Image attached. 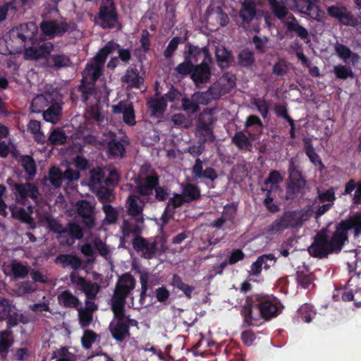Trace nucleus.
I'll use <instances>...</instances> for the list:
<instances>
[{
	"label": "nucleus",
	"instance_id": "nucleus-1",
	"mask_svg": "<svg viewBox=\"0 0 361 361\" xmlns=\"http://www.w3.org/2000/svg\"><path fill=\"white\" fill-rule=\"evenodd\" d=\"M345 244L337 226L331 235H328L326 229H322L316 233L311 245L308 247L310 255L316 258H326L330 254H338Z\"/></svg>",
	"mask_w": 361,
	"mask_h": 361
},
{
	"label": "nucleus",
	"instance_id": "nucleus-2",
	"mask_svg": "<svg viewBox=\"0 0 361 361\" xmlns=\"http://www.w3.org/2000/svg\"><path fill=\"white\" fill-rule=\"evenodd\" d=\"M311 206L300 210H288L266 228V233L275 235L289 228H300L312 216Z\"/></svg>",
	"mask_w": 361,
	"mask_h": 361
},
{
	"label": "nucleus",
	"instance_id": "nucleus-3",
	"mask_svg": "<svg viewBox=\"0 0 361 361\" xmlns=\"http://www.w3.org/2000/svg\"><path fill=\"white\" fill-rule=\"evenodd\" d=\"M94 23L104 30L121 29L119 16L114 0H102Z\"/></svg>",
	"mask_w": 361,
	"mask_h": 361
},
{
	"label": "nucleus",
	"instance_id": "nucleus-4",
	"mask_svg": "<svg viewBox=\"0 0 361 361\" xmlns=\"http://www.w3.org/2000/svg\"><path fill=\"white\" fill-rule=\"evenodd\" d=\"M215 113L216 109L207 108L198 116L196 131L203 143L213 142L215 140L214 128L217 120L214 116Z\"/></svg>",
	"mask_w": 361,
	"mask_h": 361
},
{
	"label": "nucleus",
	"instance_id": "nucleus-5",
	"mask_svg": "<svg viewBox=\"0 0 361 361\" xmlns=\"http://www.w3.org/2000/svg\"><path fill=\"white\" fill-rule=\"evenodd\" d=\"M295 158H291L288 166V181L286 186V199L294 200L302 192L306 185V180L295 164Z\"/></svg>",
	"mask_w": 361,
	"mask_h": 361
},
{
	"label": "nucleus",
	"instance_id": "nucleus-6",
	"mask_svg": "<svg viewBox=\"0 0 361 361\" xmlns=\"http://www.w3.org/2000/svg\"><path fill=\"white\" fill-rule=\"evenodd\" d=\"M114 314V319L110 322L109 330L112 338L118 343L124 341L130 336L128 325L123 320V309L111 307Z\"/></svg>",
	"mask_w": 361,
	"mask_h": 361
},
{
	"label": "nucleus",
	"instance_id": "nucleus-7",
	"mask_svg": "<svg viewBox=\"0 0 361 361\" xmlns=\"http://www.w3.org/2000/svg\"><path fill=\"white\" fill-rule=\"evenodd\" d=\"M39 27L44 35L54 38L62 37L66 32L75 30L77 25L75 22H66V20L60 23L54 20H44L40 23Z\"/></svg>",
	"mask_w": 361,
	"mask_h": 361
},
{
	"label": "nucleus",
	"instance_id": "nucleus-8",
	"mask_svg": "<svg viewBox=\"0 0 361 361\" xmlns=\"http://www.w3.org/2000/svg\"><path fill=\"white\" fill-rule=\"evenodd\" d=\"M37 26L32 23L20 24L10 31V38L25 47L27 42H33L36 39Z\"/></svg>",
	"mask_w": 361,
	"mask_h": 361
},
{
	"label": "nucleus",
	"instance_id": "nucleus-9",
	"mask_svg": "<svg viewBox=\"0 0 361 361\" xmlns=\"http://www.w3.org/2000/svg\"><path fill=\"white\" fill-rule=\"evenodd\" d=\"M70 281L76 289L85 293L87 299L94 300L101 289L99 283L86 280L75 271L71 273Z\"/></svg>",
	"mask_w": 361,
	"mask_h": 361
},
{
	"label": "nucleus",
	"instance_id": "nucleus-10",
	"mask_svg": "<svg viewBox=\"0 0 361 361\" xmlns=\"http://www.w3.org/2000/svg\"><path fill=\"white\" fill-rule=\"evenodd\" d=\"M144 217L137 216L131 219H123L121 226L122 236L120 238V243L123 245L126 242V238L133 235V237L142 235L143 231Z\"/></svg>",
	"mask_w": 361,
	"mask_h": 361
},
{
	"label": "nucleus",
	"instance_id": "nucleus-11",
	"mask_svg": "<svg viewBox=\"0 0 361 361\" xmlns=\"http://www.w3.org/2000/svg\"><path fill=\"white\" fill-rule=\"evenodd\" d=\"M262 319L269 320L276 317L280 312V301L275 297H262L258 302Z\"/></svg>",
	"mask_w": 361,
	"mask_h": 361
},
{
	"label": "nucleus",
	"instance_id": "nucleus-12",
	"mask_svg": "<svg viewBox=\"0 0 361 361\" xmlns=\"http://www.w3.org/2000/svg\"><path fill=\"white\" fill-rule=\"evenodd\" d=\"M14 194L19 203L25 205L27 198L32 199L35 202L38 200L39 195L38 187L32 183H20L15 185Z\"/></svg>",
	"mask_w": 361,
	"mask_h": 361
},
{
	"label": "nucleus",
	"instance_id": "nucleus-13",
	"mask_svg": "<svg viewBox=\"0 0 361 361\" xmlns=\"http://www.w3.org/2000/svg\"><path fill=\"white\" fill-rule=\"evenodd\" d=\"M336 226L345 242H348L350 230H354L355 236L361 234V212H357L351 215L348 219L342 220Z\"/></svg>",
	"mask_w": 361,
	"mask_h": 361
},
{
	"label": "nucleus",
	"instance_id": "nucleus-14",
	"mask_svg": "<svg viewBox=\"0 0 361 361\" xmlns=\"http://www.w3.org/2000/svg\"><path fill=\"white\" fill-rule=\"evenodd\" d=\"M132 245L136 252H142L144 258L151 259L156 255L158 244L155 240L149 243L147 239L139 235L133 238Z\"/></svg>",
	"mask_w": 361,
	"mask_h": 361
},
{
	"label": "nucleus",
	"instance_id": "nucleus-15",
	"mask_svg": "<svg viewBox=\"0 0 361 361\" xmlns=\"http://www.w3.org/2000/svg\"><path fill=\"white\" fill-rule=\"evenodd\" d=\"M94 204L86 200H81L76 203V210L79 216L82 218V222L88 228L95 226Z\"/></svg>",
	"mask_w": 361,
	"mask_h": 361
},
{
	"label": "nucleus",
	"instance_id": "nucleus-16",
	"mask_svg": "<svg viewBox=\"0 0 361 361\" xmlns=\"http://www.w3.org/2000/svg\"><path fill=\"white\" fill-rule=\"evenodd\" d=\"M137 186L135 192L141 196H149L159 183V178L156 173L147 176L145 178H137L135 179Z\"/></svg>",
	"mask_w": 361,
	"mask_h": 361
},
{
	"label": "nucleus",
	"instance_id": "nucleus-17",
	"mask_svg": "<svg viewBox=\"0 0 361 361\" xmlns=\"http://www.w3.org/2000/svg\"><path fill=\"white\" fill-rule=\"evenodd\" d=\"M240 314L243 317V323L247 326H258V322L262 319L258 302L253 305L249 301L243 305Z\"/></svg>",
	"mask_w": 361,
	"mask_h": 361
},
{
	"label": "nucleus",
	"instance_id": "nucleus-18",
	"mask_svg": "<svg viewBox=\"0 0 361 361\" xmlns=\"http://www.w3.org/2000/svg\"><path fill=\"white\" fill-rule=\"evenodd\" d=\"M112 112L115 114H123V122L129 126L136 124L134 106L132 102L121 100L112 106Z\"/></svg>",
	"mask_w": 361,
	"mask_h": 361
},
{
	"label": "nucleus",
	"instance_id": "nucleus-19",
	"mask_svg": "<svg viewBox=\"0 0 361 361\" xmlns=\"http://www.w3.org/2000/svg\"><path fill=\"white\" fill-rule=\"evenodd\" d=\"M211 76V68L207 61L202 60L200 64L193 65L190 78L197 86L209 82Z\"/></svg>",
	"mask_w": 361,
	"mask_h": 361
},
{
	"label": "nucleus",
	"instance_id": "nucleus-20",
	"mask_svg": "<svg viewBox=\"0 0 361 361\" xmlns=\"http://www.w3.org/2000/svg\"><path fill=\"white\" fill-rule=\"evenodd\" d=\"M201 55L204 56V59L208 61H211L210 53L207 47L200 48L198 46H195L190 42H188L185 45V49L183 51L184 59H188L192 63H196Z\"/></svg>",
	"mask_w": 361,
	"mask_h": 361
},
{
	"label": "nucleus",
	"instance_id": "nucleus-21",
	"mask_svg": "<svg viewBox=\"0 0 361 361\" xmlns=\"http://www.w3.org/2000/svg\"><path fill=\"white\" fill-rule=\"evenodd\" d=\"M54 46L51 42H44L37 47H30L25 49V58L30 60H39L45 59L49 56L54 50Z\"/></svg>",
	"mask_w": 361,
	"mask_h": 361
},
{
	"label": "nucleus",
	"instance_id": "nucleus-22",
	"mask_svg": "<svg viewBox=\"0 0 361 361\" xmlns=\"http://www.w3.org/2000/svg\"><path fill=\"white\" fill-rule=\"evenodd\" d=\"M299 6V13H303L310 18L320 21L324 13L316 5L317 0H297Z\"/></svg>",
	"mask_w": 361,
	"mask_h": 361
},
{
	"label": "nucleus",
	"instance_id": "nucleus-23",
	"mask_svg": "<svg viewBox=\"0 0 361 361\" xmlns=\"http://www.w3.org/2000/svg\"><path fill=\"white\" fill-rule=\"evenodd\" d=\"M55 98L54 102H50L47 109L43 111V118L53 124L59 121L62 116V106L60 103L61 95L59 93V96H55Z\"/></svg>",
	"mask_w": 361,
	"mask_h": 361
},
{
	"label": "nucleus",
	"instance_id": "nucleus-24",
	"mask_svg": "<svg viewBox=\"0 0 361 361\" xmlns=\"http://www.w3.org/2000/svg\"><path fill=\"white\" fill-rule=\"evenodd\" d=\"M121 82L127 85V89H140L144 83V78L140 75L135 66H130L121 78Z\"/></svg>",
	"mask_w": 361,
	"mask_h": 361
},
{
	"label": "nucleus",
	"instance_id": "nucleus-25",
	"mask_svg": "<svg viewBox=\"0 0 361 361\" xmlns=\"http://www.w3.org/2000/svg\"><path fill=\"white\" fill-rule=\"evenodd\" d=\"M134 288V286L130 287V286L116 284L111 299V307L123 309L126 302V298Z\"/></svg>",
	"mask_w": 361,
	"mask_h": 361
},
{
	"label": "nucleus",
	"instance_id": "nucleus-26",
	"mask_svg": "<svg viewBox=\"0 0 361 361\" xmlns=\"http://www.w3.org/2000/svg\"><path fill=\"white\" fill-rule=\"evenodd\" d=\"M256 13L257 8L255 3L250 0L244 1L241 4L238 15L242 20L240 25L243 28H247L252 20L256 16Z\"/></svg>",
	"mask_w": 361,
	"mask_h": 361
},
{
	"label": "nucleus",
	"instance_id": "nucleus-27",
	"mask_svg": "<svg viewBox=\"0 0 361 361\" xmlns=\"http://www.w3.org/2000/svg\"><path fill=\"white\" fill-rule=\"evenodd\" d=\"M283 25L286 28L287 32L293 33L295 36L302 40L309 39L308 30L302 26L293 14H290L288 20L283 21Z\"/></svg>",
	"mask_w": 361,
	"mask_h": 361
},
{
	"label": "nucleus",
	"instance_id": "nucleus-28",
	"mask_svg": "<svg viewBox=\"0 0 361 361\" xmlns=\"http://www.w3.org/2000/svg\"><path fill=\"white\" fill-rule=\"evenodd\" d=\"M192 174L196 180L204 178L214 181L218 177L217 173L214 168L207 167L203 170L202 161L200 158H197L195 160V164L192 168Z\"/></svg>",
	"mask_w": 361,
	"mask_h": 361
},
{
	"label": "nucleus",
	"instance_id": "nucleus-29",
	"mask_svg": "<svg viewBox=\"0 0 361 361\" xmlns=\"http://www.w3.org/2000/svg\"><path fill=\"white\" fill-rule=\"evenodd\" d=\"M55 96H59L58 92H52L51 93H45L44 94L37 95L30 104L32 112L39 113L43 111L44 109L50 104V102L54 101Z\"/></svg>",
	"mask_w": 361,
	"mask_h": 361
},
{
	"label": "nucleus",
	"instance_id": "nucleus-30",
	"mask_svg": "<svg viewBox=\"0 0 361 361\" xmlns=\"http://www.w3.org/2000/svg\"><path fill=\"white\" fill-rule=\"evenodd\" d=\"M207 96L206 93H196L195 94L191 99L188 97H183L181 99L182 102V109L187 112L188 114H195L200 110V106L198 102L196 101L195 98H197L198 102L204 104L205 102L204 97Z\"/></svg>",
	"mask_w": 361,
	"mask_h": 361
},
{
	"label": "nucleus",
	"instance_id": "nucleus-31",
	"mask_svg": "<svg viewBox=\"0 0 361 361\" xmlns=\"http://www.w3.org/2000/svg\"><path fill=\"white\" fill-rule=\"evenodd\" d=\"M103 71L104 66L90 61L85 66L82 79L95 83L103 75Z\"/></svg>",
	"mask_w": 361,
	"mask_h": 361
},
{
	"label": "nucleus",
	"instance_id": "nucleus-32",
	"mask_svg": "<svg viewBox=\"0 0 361 361\" xmlns=\"http://www.w3.org/2000/svg\"><path fill=\"white\" fill-rule=\"evenodd\" d=\"M71 61L69 56L63 54H49L47 58L46 65L48 68L60 70L70 66Z\"/></svg>",
	"mask_w": 361,
	"mask_h": 361
},
{
	"label": "nucleus",
	"instance_id": "nucleus-33",
	"mask_svg": "<svg viewBox=\"0 0 361 361\" xmlns=\"http://www.w3.org/2000/svg\"><path fill=\"white\" fill-rule=\"evenodd\" d=\"M147 106L153 117H159L164 114L167 108V103L165 97L161 96L159 98H151L147 102Z\"/></svg>",
	"mask_w": 361,
	"mask_h": 361
},
{
	"label": "nucleus",
	"instance_id": "nucleus-34",
	"mask_svg": "<svg viewBox=\"0 0 361 361\" xmlns=\"http://www.w3.org/2000/svg\"><path fill=\"white\" fill-rule=\"evenodd\" d=\"M120 45L113 42H107L104 47L101 48L96 55L92 59V61L104 66L107 57L113 53Z\"/></svg>",
	"mask_w": 361,
	"mask_h": 361
},
{
	"label": "nucleus",
	"instance_id": "nucleus-35",
	"mask_svg": "<svg viewBox=\"0 0 361 361\" xmlns=\"http://www.w3.org/2000/svg\"><path fill=\"white\" fill-rule=\"evenodd\" d=\"M59 304L64 308L78 309L80 302L78 297L73 295L69 290H65L57 296Z\"/></svg>",
	"mask_w": 361,
	"mask_h": 361
},
{
	"label": "nucleus",
	"instance_id": "nucleus-36",
	"mask_svg": "<svg viewBox=\"0 0 361 361\" xmlns=\"http://www.w3.org/2000/svg\"><path fill=\"white\" fill-rule=\"evenodd\" d=\"M29 0H11L0 6V23L4 21L9 11L15 13L19 8L25 6Z\"/></svg>",
	"mask_w": 361,
	"mask_h": 361
},
{
	"label": "nucleus",
	"instance_id": "nucleus-37",
	"mask_svg": "<svg viewBox=\"0 0 361 361\" xmlns=\"http://www.w3.org/2000/svg\"><path fill=\"white\" fill-rule=\"evenodd\" d=\"M14 343L13 333L11 329H5L0 331V355L5 358L9 348Z\"/></svg>",
	"mask_w": 361,
	"mask_h": 361
},
{
	"label": "nucleus",
	"instance_id": "nucleus-38",
	"mask_svg": "<svg viewBox=\"0 0 361 361\" xmlns=\"http://www.w3.org/2000/svg\"><path fill=\"white\" fill-rule=\"evenodd\" d=\"M180 195L186 203H190L200 198V189L197 185L188 183L182 185V193Z\"/></svg>",
	"mask_w": 361,
	"mask_h": 361
},
{
	"label": "nucleus",
	"instance_id": "nucleus-39",
	"mask_svg": "<svg viewBox=\"0 0 361 361\" xmlns=\"http://www.w3.org/2000/svg\"><path fill=\"white\" fill-rule=\"evenodd\" d=\"M141 202L140 197L135 195H130L127 200V212L132 217L143 216L144 204H139Z\"/></svg>",
	"mask_w": 361,
	"mask_h": 361
},
{
	"label": "nucleus",
	"instance_id": "nucleus-40",
	"mask_svg": "<svg viewBox=\"0 0 361 361\" xmlns=\"http://www.w3.org/2000/svg\"><path fill=\"white\" fill-rule=\"evenodd\" d=\"M56 262L62 264L63 267L70 266L74 270H78L82 265L81 259L75 255L60 254L56 258Z\"/></svg>",
	"mask_w": 361,
	"mask_h": 361
},
{
	"label": "nucleus",
	"instance_id": "nucleus-41",
	"mask_svg": "<svg viewBox=\"0 0 361 361\" xmlns=\"http://www.w3.org/2000/svg\"><path fill=\"white\" fill-rule=\"evenodd\" d=\"M231 141L240 150L250 152L252 149V142L243 131L235 132Z\"/></svg>",
	"mask_w": 361,
	"mask_h": 361
},
{
	"label": "nucleus",
	"instance_id": "nucleus-42",
	"mask_svg": "<svg viewBox=\"0 0 361 361\" xmlns=\"http://www.w3.org/2000/svg\"><path fill=\"white\" fill-rule=\"evenodd\" d=\"M305 142V152L306 155L310 159V161L314 165L319 166V169L322 170L324 169V166L322 161L319 156L316 153L313 145L312 144V140L310 138H305L304 140Z\"/></svg>",
	"mask_w": 361,
	"mask_h": 361
},
{
	"label": "nucleus",
	"instance_id": "nucleus-43",
	"mask_svg": "<svg viewBox=\"0 0 361 361\" xmlns=\"http://www.w3.org/2000/svg\"><path fill=\"white\" fill-rule=\"evenodd\" d=\"M171 284L181 290L188 299L192 298V293L195 287L184 283L179 275L176 274L173 275Z\"/></svg>",
	"mask_w": 361,
	"mask_h": 361
},
{
	"label": "nucleus",
	"instance_id": "nucleus-44",
	"mask_svg": "<svg viewBox=\"0 0 361 361\" xmlns=\"http://www.w3.org/2000/svg\"><path fill=\"white\" fill-rule=\"evenodd\" d=\"M67 140V135L65 132L59 128L53 129L51 131L48 139L46 140V143L48 145H63L66 143Z\"/></svg>",
	"mask_w": 361,
	"mask_h": 361
},
{
	"label": "nucleus",
	"instance_id": "nucleus-45",
	"mask_svg": "<svg viewBox=\"0 0 361 361\" xmlns=\"http://www.w3.org/2000/svg\"><path fill=\"white\" fill-rule=\"evenodd\" d=\"M254 52L249 49H243L238 56V63L240 66L250 68L255 63Z\"/></svg>",
	"mask_w": 361,
	"mask_h": 361
},
{
	"label": "nucleus",
	"instance_id": "nucleus-46",
	"mask_svg": "<svg viewBox=\"0 0 361 361\" xmlns=\"http://www.w3.org/2000/svg\"><path fill=\"white\" fill-rule=\"evenodd\" d=\"M78 90L82 94V102H86L91 96L95 94V83L82 79Z\"/></svg>",
	"mask_w": 361,
	"mask_h": 361
},
{
	"label": "nucleus",
	"instance_id": "nucleus-47",
	"mask_svg": "<svg viewBox=\"0 0 361 361\" xmlns=\"http://www.w3.org/2000/svg\"><path fill=\"white\" fill-rule=\"evenodd\" d=\"M108 152L111 157H123L126 153V149L124 145L118 140L116 139L110 140L107 143Z\"/></svg>",
	"mask_w": 361,
	"mask_h": 361
},
{
	"label": "nucleus",
	"instance_id": "nucleus-48",
	"mask_svg": "<svg viewBox=\"0 0 361 361\" xmlns=\"http://www.w3.org/2000/svg\"><path fill=\"white\" fill-rule=\"evenodd\" d=\"M96 195L99 202L103 204H109L115 199L113 189L104 186L99 187Z\"/></svg>",
	"mask_w": 361,
	"mask_h": 361
},
{
	"label": "nucleus",
	"instance_id": "nucleus-49",
	"mask_svg": "<svg viewBox=\"0 0 361 361\" xmlns=\"http://www.w3.org/2000/svg\"><path fill=\"white\" fill-rule=\"evenodd\" d=\"M269 4L274 15L279 19L281 20L288 13V9L284 4L277 0H268Z\"/></svg>",
	"mask_w": 361,
	"mask_h": 361
},
{
	"label": "nucleus",
	"instance_id": "nucleus-50",
	"mask_svg": "<svg viewBox=\"0 0 361 361\" xmlns=\"http://www.w3.org/2000/svg\"><path fill=\"white\" fill-rule=\"evenodd\" d=\"M315 277L312 273H307L303 271L296 272V281L302 288L307 289L314 281Z\"/></svg>",
	"mask_w": 361,
	"mask_h": 361
},
{
	"label": "nucleus",
	"instance_id": "nucleus-51",
	"mask_svg": "<svg viewBox=\"0 0 361 361\" xmlns=\"http://www.w3.org/2000/svg\"><path fill=\"white\" fill-rule=\"evenodd\" d=\"M187 39V36H185L183 39L180 37H173L164 51V57L167 59L171 58L174 52L177 50L178 45L180 43H183Z\"/></svg>",
	"mask_w": 361,
	"mask_h": 361
},
{
	"label": "nucleus",
	"instance_id": "nucleus-52",
	"mask_svg": "<svg viewBox=\"0 0 361 361\" xmlns=\"http://www.w3.org/2000/svg\"><path fill=\"white\" fill-rule=\"evenodd\" d=\"M334 72L338 79L346 80L349 78H355V74L352 68L346 65H338L334 66Z\"/></svg>",
	"mask_w": 361,
	"mask_h": 361
},
{
	"label": "nucleus",
	"instance_id": "nucleus-53",
	"mask_svg": "<svg viewBox=\"0 0 361 361\" xmlns=\"http://www.w3.org/2000/svg\"><path fill=\"white\" fill-rule=\"evenodd\" d=\"M49 180L51 185L59 188L61 186L63 176L61 170L56 166H52L49 171Z\"/></svg>",
	"mask_w": 361,
	"mask_h": 361
},
{
	"label": "nucleus",
	"instance_id": "nucleus-54",
	"mask_svg": "<svg viewBox=\"0 0 361 361\" xmlns=\"http://www.w3.org/2000/svg\"><path fill=\"white\" fill-rule=\"evenodd\" d=\"M216 58L219 66H227L232 58V54L224 47H219L216 49Z\"/></svg>",
	"mask_w": 361,
	"mask_h": 361
},
{
	"label": "nucleus",
	"instance_id": "nucleus-55",
	"mask_svg": "<svg viewBox=\"0 0 361 361\" xmlns=\"http://www.w3.org/2000/svg\"><path fill=\"white\" fill-rule=\"evenodd\" d=\"M299 317L302 320L307 323H310L312 320V317L315 315L313 306L308 303H305L299 308L298 311Z\"/></svg>",
	"mask_w": 361,
	"mask_h": 361
},
{
	"label": "nucleus",
	"instance_id": "nucleus-56",
	"mask_svg": "<svg viewBox=\"0 0 361 361\" xmlns=\"http://www.w3.org/2000/svg\"><path fill=\"white\" fill-rule=\"evenodd\" d=\"M11 272L16 279H25L29 274V267L21 262L12 263Z\"/></svg>",
	"mask_w": 361,
	"mask_h": 361
},
{
	"label": "nucleus",
	"instance_id": "nucleus-57",
	"mask_svg": "<svg viewBox=\"0 0 361 361\" xmlns=\"http://www.w3.org/2000/svg\"><path fill=\"white\" fill-rule=\"evenodd\" d=\"M78 320L80 326L83 329L90 326V324L93 320V313L83 310V307H78Z\"/></svg>",
	"mask_w": 361,
	"mask_h": 361
},
{
	"label": "nucleus",
	"instance_id": "nucleus-58",
	"mask_svg": "<svg viewBox=\"0 0 361 361\" xmlns=\"http://www.w3.org/2000/svg\"><path fill=\"white\" fill-rule=\"evenodd\" d=\"M335 51L338 56L345 62L351 56L357 57V54L353 53L349 47L343 44L337 43L335 46Z\"/></svg>",
	"mask_w": 361,
	"mask_h": 361
},
{
	"label": "nucleus",
	"instance_id": "nucleus-59",
	"mask_svg": "<svg viewBox=\"0 0 361 361\" xmlns=\"http://www.w3.org/2000/svg\"><path fill=\"white\" fill-rule=\"evenodd\" d=\"M66 233L73 239L80 240L82 238L84 233L80 225L74 222H69L67 225Z\"/></svg>",
	"mask_w": 361,
	"mask_h": 361
},
{
	"label": "nucleus",
	"instance_id": "nucleus-60",
	"mask_svg": "<svg viewBox=\"0 0 361 361\" xmlns=\"http://www.w3.org/2000/svg\"><path fill=\"white\" fill-rule=\"evenodd\" d=\"M37 288L30 281H25L20 282L18 284L17 289L16 290L18 296H24L27 294L35 292Z\"/></svg>",
	"mask_w": 361,
	"mask_h": 361
},
{
	"label": "nucleus",
	"instance_id": "nucleus-61",
	"mask_svg": "<svg viewBox=\"0 0 361 361\" xmlns=\"http://www.w3.org/2000/svg\"><path fill=\"white\" fill-rule=\"evenodd\" d=\"M262 191L266 192V198L263 201V204L266 207V209L271 213H276L279 211V207L273 202V198L271 197V189H264L262 188Z\"/></svg>",
	"mask_w": 361,
	"mask_h": 361
},
{
	"label": "nucleus",
	"instance_id": "nucleus-62",
	"mask_svg": "<svg viewBox=\"0 0 361 361\" xmlns=\"http://www.w3.org/2000/svg\"><path fill=\"white\" fill-rule=\"evenodd\" d=\"M252 104L256 106L263 118L268 117L269 111V102L264 98L255 99Z\"/></svg>",
	"mask_w": 361,
	"mask_h": 361
},
{
	"label": "nucleus",
	"instance_id": "nucleus-63",
	"mask_svg": "<svg viewBox=\"0 0 361 361\" xmlns=\"http://www.w3.org/2000/svg\"><path fill=\"white\" fill-rule=\"evenodd\" d=\"M105 213V220L109 224H114L117 221L118 214L117 210L109 204H104L102 208Z\"/></svg>",
	"mask_w": 361,
	"mask_h": 361
},
{
	"label": "nucleus",
	"instance_id": "nucleus-64",
	"mask_svg": "<svg viewBox=\"0 0 361 361\" xmlns=\"http://www.w3.org/2000/svg\"><path fill=\"white\" fill-rule=\"evenodd\" d=\"M22 166L25 171L29 176H35L36 173V164L34 159L29 155H25L22 157Z\"/></svg>",
	"mask_w": 361,
	"mask_h": 361
}]
</instances>
